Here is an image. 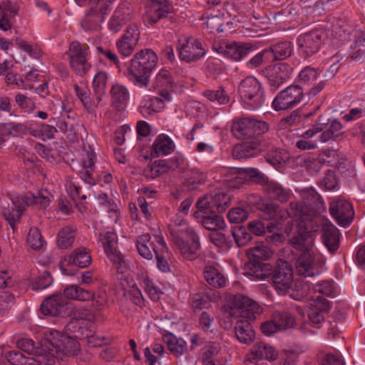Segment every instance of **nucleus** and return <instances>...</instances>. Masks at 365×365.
<instances>
[{
    "instance_id": "f257e3e1",
    "label": "nucleus",
    "mask_w": 365,
    "mask_h": 365,
    "mask_svg": "<svg viewBox=\"0 0 365 365\" xmlns=\"http://www.w3.org/2000/svg\"><path fill=\"white\" fill-rule=\"evenodd\" d=\"M289 242L293 248L302 252L295 263L297 273L305 277L319 274L324 262L314 245L313 234L303 230L297 231Z\"/></svg>"
},
{
    "instance_id": "f03ea898",
    "label": "nucleus",
    "mask_w": 365,
    "mask_h": 365,
    "mask_svg": "<svg viewBox=\"0 0 365 365\" xmlns=\"http://www.w3.org/2000/svg\"><path fill=\"white\" fill-rule=\"evenodd\" d=\"M292 218L298 222V231L316 232L318 228L319 215L325 211L322 197L314 190L307 191L303 204L297 201L289 203Z\"/></svg>"
},
{
    "instance_id": "7ed1b4c3",
    "label": "nucleus",
    "mask_w": 365,
    "mask_h": 365,
    "mask_svg": "<svg viewBox=\"0 0 365 365\" xmlns=\"http://www.w3.org/2000/svg\"><path fill=\"white\" fill-rule=\"evenodd\" d=\"M158 62V55L150 48L137 52L127 68L128 78L135 86L147 87L150 76Z\"/></svg>"
},
{
    "instance_id": "20e7f679",
    "label": "nucleus",
    "mask_w": 365,
    "mask_h": 365,
    "mask_svg": "<svg viewBox=\"0 0 365 365\" xmlns=\"http://www.w3.org/2000/svg\"><path fill=\"white\" fill-rule=\"evenodd\" d=\"M46 351L53 352L55 362L63 356L77 355L80 351V344L73 336L62 334L56 330L48 331L44 339Z\"/></svg>"
},
{
    "instance_id": "39448f33",
    "label": "nucleus",
    "mask_w": 365,
    "mask_h": 365,
    "mask_svg": "<svg viewBox=\"0 0 365 365\" xmlns=\"http://www.w3.org/2000/svg\"><path fill=\"white\" fill-rule=\"evenodd\" d=\"M170 233L173 246L179 251L183 258L193 260L199 256L200 240L192 228L188 227L181 230L172 228Z\"/></svg>"
},
{
    "instance_id": "423d86ee",
    "label": "nucleus",
    "mask_w": 365,
    "mask_h": 365,
    "mask_svg": "<svg viewBox=\"0 0 365 365\" xmlns=\"http://www.w3.org/2000/svg\"><path fill=\"white\" fill-rule=\"evenodd\" d=\"M81 6L89 5L91 8L86 11L81 25L85 31L98 30L105 17L110 11V6L111 1L110 0H76Z\"/></svg>"
},
{
    "instance_id": "0eeeda50",
    "label": "nucleus",
    "mask_w": 365,
    "mask_h": 365,
    "mask_svg": "<svg viewBox=\"0 0 365 365\" xmlns=\"http://www.w3.org/2000/svg\"><path fill=\"white\" fill-rule=\"evenodd\" d=\"M26 199L24 195L7 193L0 196V215L6 220L14 232L23 212L26 208Z\"/></svg>"
},
{
    "instance_id": "6e6552de",
    "label": "nucleus",
    "mask_w": 365,
    "mask_h": 365,
    "mask_svg": "<svg viewBox=\"0 0 365 365\" xmlns=\"http://www.w3.org/2000/svg\"><path fill=\"white\" fill-rule=\"evenodd\" d=\"M239 94L249 109L255 110L265 102V92L261 83L253 76L244 78L238 87Z\"/></svg>"
},
{
    "instance_id": "1a4fd4ad",
    "label": "nucleus",
    "mask_w": 365,
    "mask_h": 365,
    "mask_svg": "<svg viewBox=\"0 0 365 365\" xmlns=\"http://www.w3.org/2000/svg\"><path fill=\"white\" fill-rule=\"evenodd\" d=\"M267 122L251 117H242L233 120L231 130L238 139H250L267 132Z\"/></svg>"
},
{
    "instance_id": "9d476101",
    "label": "nucleus",
    "mask_w": 365,
    "mask_h": 365,
    "mask_svg": "<svg viewBox=\"0 0 365 365\" xmlns=\"http://www.w3.org/2000/svg\"><path fill=\"white\" fill-rule=\"evenodd\" d=\"M44 341L41 347L35 346L34 342L31 339L22 338L16 341L19 349L28 353L30 356H26L25 365H38L39 364H55V357L53 352L46 351Z\"/></svg>"
},
{
    "instance_id": "9b49d317",
    "label": "nucleus",
    "mask_w": 365,
    "mask_h": 365,
    "mask_svg": "<svg viewBox=\"0 0 365 365\" xmlns=\"http://www.w3.org/2000/svg\"><path fill=\"white\" fill-rule=\"evenodd\" d=\"M89 48L87 44L78 41L70 43L68 55L71 68L79 76L86 74L91 68L88 63Z\"/></svg>"
},
{
    "instance_id": "f8f14e48",
    "label": "nucleus",
    "mask_w": 365,
    "mask_h": 365,
    "mask_svg": "<svg viewBox=\"0 0 365 365\" xmlns=\"http://www.w3.org/2000/svg\"><path fill=\"white\" fill-rule=\"evenodd\" d=\"M229 312L233 317L254 321L256 315L261 313L262 309L250 298L242 294H236L232 299Z\"/></svg>"
},
{
    "instance_id": "ddd939ff",
    "label": "nucleus",
    "mask_w": 365,
    "mask_h": 365,
    "mask_svg": "<svg viewBox=\"0 0 365 365\" xmlns=\"http://www.w3.org/2000/svg\"><path fill=\"white\" fill-rule=\"evenodd\" d=\"M206 199H199L196 202L197 211L194 212L195 218L199 220L202 225L209 230H222L225 222L222 217L217 215L213 209L205 207L208 202Z\"/></svg>"
},
{
    "instance_id": "4468645a",
    "label": "nucleus",
    "mask_w": 365,
    "mask_h": 365,
    "mask_svg": "<svg viewBox=\"0 0 365 365\" xmlns=\"http://www.w3.org/2000/svg\"><path fill=\"white\" fill-rule=\"evenodd\" d=\"M270 282L279 295H285L293 287V270L287 263L276 267L270 274Z\"/></svg>"
},
{
    "instance_id": "2eb2a0df",
    "label": "nucleus",
    "mask_w": 365,
    "mask_h": 365,
    "mask_svg": "<svg viewBox=\"0 0 365 365\" xmlns=\"http://www.w3.org/2000/svg\"><path fill=\"white\" fill-rule=\"evenodd\" d=\"M303 96V90L300 86H289L276 96L272 101V107L277 111L294 108L301 102Z\"/></svg>"
},
{
    "instance_id": "dca6fc26",
    "label": "nucleus",
    "mask_w": 365,
    "mask_h": 365,
    "mask_svg": "<svg viewBox=\"0 0 365 365\" xmlns=\"http://www.w3.org/2000/svg\"><path fill=\"white\" fill-rule=\"evenodd\" d=\"M322 34L321 31L314 30L299 36L297 38L299 55L306 59L317 53L322 45Z\"/></svg>"
},
{
    "instance_id": "f3484780",
    "label": "nucleus",
    "mask_w": 365,
    "mask_h": 365,
    "mask_svg": "<svg viewBox=\"0 0 365 365\" xmlns=\"http://www.w3.org/2000/svg\"><path fill=\"white\" fill-rule=\"evenodd\" d=\"M251 175L252 177L258 178V182L264 185V189L270 198L281 202H287L289 200L291 197L290 190L284 188L279 183L269 181L266 175L257 169H252Z\"/></svg>"
},
{
    "instance_id": "a211bd4d",
    "label": "nucleus",
    "mask_w": 365,
    "mask_h": 365,
    "mask_svg": "<svg viewBox=\"0 0 365 365\" xmlns=\"http://www.w3.org/2000/svg\"><path fill=\"white\" fill-rule=\"evenodd\" d=\"M140 38V31L135 24H131L126 28L123 36L116 41L118 53L124 57L130 56Z\"/></svg>"
},
{
    "instance_id": "6ab92c4d",
    "label": "nucleus",
    "mask_w": 365,
    "mask_h": 365,
    "mask_svg": "<svg viewBox=\"0 0 365 365\" xmlns=\"http://www.w3.org/2000/svg\"><path fill=\"white\" fill-rule=\"evenodd\" d=\"M329 212L336 222L342 227L349 225L354 215L352 205L344 199L333 200L329 205Z\"/></svg>"
},
{
    "instance_id": "aec40b11",
    "label": "nucleus",
    "mask_w": 365,
    "mask_h": 365,
    "mask_svg": "<svg viewBox=\"0 0 365 365\" xmlns=\"http://www.w3.org/2000/svg\"><path fill=\"white\" fill-rule=\"evenodd\" d=\"M96 161V155L93 150H84L79 160L81 169L76 173L83 182L90 185H94L97 182L93 175Z\"/></svg>"
},
{
    "instance_id": "412c9836",
    "label": "nucleus",
    "mask_w": 365,
    "mask_h": 365,
    "mask_svg": "<svg viewBox=\"0 0 365 365\" xmlns=\"http://www.w3.org/2000/svg\"><path fill=\"white\" fill-rule=\"evenodd\" d=\"M293 68L287 63H279L266 68L270 89L276 91L291 75Z\"/></svg>"
},
{
    "instance_id": "4be33fe9",
    "label": "nucleus",
    "mask_w": 365,
    "mask_h": 365,
    "mask_svg": "<svg viewBox=\"0 0 365 365\" xmlns=\"http://www.w3.org/2000/svg\"><path fill=\"white\" fill-rule=\"evenodd\" d=\"M255 200V202L259 200L257 207L262 212V217L266 220H273L279 219H287L289 217H292L291 210L281 209L279 205L269 202L261 200L259 196L252 195L251 196Z\"/></svg>"
},
{
    "instance_id": "5701e85b",
    "label": "nucleus",
    "mask_w": 365,
    "mask_h": 365,
    "mask_svg": "<svg viewBox=\"0 0 365 365\" xmlns=\"http://www.w3.org/2000/svg\"><path fill=\"white\" fill-rule=\"evenodd\" d=\"M205 53L202 43L193 37H188L179 48L180 58L187 63L199 60Z\"/></svg>"
},
{
    "instance_id": "b1692460",
    "label": "nucleus",
    "mask_w": 365,
    "mask_h": 365,
    "mask_svg": "<svg viewBox=\"0 0 365 365\" xmlns=\"http://www.w3.org/2000/svg\"><path fill=\"white\" fill-rule=\"evenodd\" d=\"M303 282L304 285L301 292L297 290L296 292H292L290 294V297L295 300H302L306 296H307L310 287H312V289L315 292H319L328 297L335 296V287L330 281H322L317 284H314L309 281H305Z\"/></svg>"
},
{
    "instance_id": "393cba45",
    "label": "nucleus",
    "mask_w": 365,
    "mask_h": 365,
    "mask_svg": "<svg viewBox=\"0 0 365 365\" xmlns=\"http://www.w3.org/2000/svg\"><path fill=\"white\" fill-rule=\"evenodd\" d=\"M330 309L327 299L318 297L312 303L308 312V317L312 325L315 328H320L325 322L326 314Z\"/></svg>"
},
{
    "instance_id": "a878e982",
    "label": "nucleus",
    "mask_w": 365,
    "mask_h": 365,
    "mask_svg": "<svg viewBox=\"0 0 365 365\" xmlns=\"http://www.w3.org/2000/svg\"><path fill=\"white\" fill-rule=\"evenodd\" d=\"M153 88L165 101L172 99L171 92L174 86V80L170 73L165 69H161L156 75L153 81Z\"/></svg>"
},
{
    "instance_id": "bb28decb",
    "label": "nucleus",
    "mask_w": 365,
    "mask_h": 365,
    "mask_svg": "<svg viewBox=\"0 0 365 365\" xmlns=\"http://www.w3.org/2000/svg\"><path fill=\"white\" fill-rule=\"evenodd\" d=\"M214 49L219 53L233 61H240L247 55L251 50L248 43H223L213 46Z\"/></svg>"
},
{
    "instance_id": "cd10ccee",
    "label": "nucleus",
    "mask_w": 365,
    "mask_h": 365,
    "mask_svg": "<svg viewBox=\"0 0 365 365\" xmlns=\"http://www.w3.org/2000/svg\"><path fill=\"white\" fill-rule=\"evenodd\" d=\"M67 302L58 294H53L46 299L41 305V312L44 315L58 317L65 312Z\"/></svg>"
},
{
    "instance_id": "c85d7f7f",
    "label": "nucleus",
    "mask_w": 365,
    "mask_h": 365,
    "mask_svg": "<svg viewBox=\"0 0 365 365\" xmlns=\"http://www.w3.org/2000/svg\"><path fill=\"white\" fill-rule=\"evenodd\" d=\"M339 230L331 223H325L322 229L324 245L331 253H335L339 247Z\"/></svg>"
},
{
    "instance_id": "c756f323",
    "label": "nucleus",
    "mask_w": 365,
    "mask_h": 365,
    "mask_svg": "<svg viewBox=\"0 0 365 365\" xmlns=\"http://www.w3.org/2000/svg\"><path fill=\"white\" fill-rule=\"evenodd\" d=\"M175 148V145L168 135L160 134L153 143L151 155L153 158L168 155L174 151Z\"/></svg>"
},
{
    "instance_id": "7c9ffc66",
    "label": "nucleus",
    "mask_w": 365,
    "mask_h": 365,
    "mask_svg": "<svg viewBox=\"0 0 365 365\" xmlns=\"http://www.w3.org/2000/svg\"><path fill=\"white\" fill-rule=\"evenodd\" d=\"M170 13V6L167 1L162 4H153L147 10L144 16V21L153 26L159 20L165 18Z\"/></svg>"
},
{
    "instance_id": "2f4dec72",
    "label": "nucleus",
    "mask_w": 365,
    "mask_h": 365,
    "mask_svg": "<svg viewBox=\"0 0 365 365\" xmlns=\"http://www.w3.org/2000/svg\"><path fill=\"white\" fill-rule=\"evenodd\" d=\"M269 61H282L291 56L293 45L290 41H282L266 48Z\"/></svg>"
},
{
    "instance_id": "473e14b6",
    "label": "nucleus",
    "mask_w": 365,
    "mask_h": 365,
    "mask_svg": "<svg viewBox=\"0 0 365 365\" xmlns=\"http://www.w3.org/2000/svg\"><path fill=\"white\" fill-rule=\"evenodd\" d=\"M250 355L255 360L274 361L277 359L278 353L273 346L263 341L257 342L252 346Z\"/></svg>"
},
{
    "instance_id": "72a5a7b5",
    "label": "nucleus",
    "mask_w": 365,
    "mask_h": 365,
    "mask_svg": "<svg viewBox=\"0 0 365 365\" xmlns=\"http://www.w3.org/2000/svg\"><path fill=\"white\" fill-rule=\"evenodd\" d=\"M250 320L240 319L235 326L237 339L242 344H250L254 341L255 333Z\"/></svg>"
},
{
    "instance_id": "f704fd0d",
    "label": "nucleus",
    "mask_w": 365,
    "mask_h": 365,
    "mask_svg": "<svg viewBox=\"0 0 365 365\" xmlns=\"http://www.w3.org/2000/svg\"><path fill=\"white\" fill-rule=\"evenodd\" d=\"M206 180V175L195 168H190L185 171L184 174V181L182 186L189 191L196 190L200 185L203 184Z\"/></svg>"
},
{
    "instance_id": "c9c22d12",
    "label": "nucleus",
    "mask_w": 365,
    "mask_h": 365,
    "mask_svg": "<svg viewBox=\"0 0 365 365\" xmlns=\"http://www.w3.org/2000/svg\"><path fill=\"white\" fill-rule=\"evenodd\" d=\"M17 11L16 6L10 2L0 4V29L1 30L8 31L11 28Z\"/></svg>"
},
{
    "instance_id": "e433bc0d",
    "label": "nucleus",
    "mask_w": 365,
    "mask_h": 365,
    "mask_svg": "<svg viewBox=\"0 0 365 365\" xmlns=\"http://www.w3.org/2000/svg\"><path fill=\"white\" fill-rule=\"evenodd\" d=\"M200 199H206L208 202L205 207L216 209L217 212H224L231 203L230 196L225 192H217L215 195H207Z\"/></svg>"
},
{
    "instance_id": "4c0bfd02",
    "label": "nucleus",
    "mask_w": 365,
    "mask_h": 365,
    "mask_svg": "<svg viewBox=\"0 0 365 365\" xmlns=\"http://www.w3.org/2000/svg\"><path fill=\"white\" fill-rule=\"evenodd\" d=\"M110 94L112 104L118 109L124 108L130 98V93L128 88L118 83L112 86Z\"/></svg>"
},
{
    "instance_id": "58836bf2",
    "label": "nucleus",
    "mask_w": 365,
    "mask_h": 365,
    "mask_svg": "<svg viewBox=\"0 0 365 365\" xmlns=\"http://www.w3.org/2000/svg\"><path fill=\"white\" fill-rule=\"evenodd\" d=\"M155 240L159 247L155 246L152 249L156 257L158 268L163 272H168L170 271V264L164 255L168 254V248L163 237L155 236Z\"/></svg>"
},
{
    "instance_id": "ea45409f",
    "label": "nucleus",
    "mask_w": 365,
    "mask_h": 365,
    "mask_svg": "<svg viewBox=\"0 0 365 365\" xmlns=\"http://www.w3.org/2000/svg\"><path fill=\"white\" fill-rule=\"evenodd\" d=\"M163 340L167 344L169 351L177 357L183 355L187 351V342L172 333L165 334L163 336Z\"/></svg>"
},
{
    "instance_id": "a19ab883",
    "label": "nucleus",
    "mask_w": 365,
    "mask_h": 365,
    "mask_svg": "<svg viewBox=\"0 0 365 365\" xmlns=\"http://www.w3.org/2000/svg\"><path fill=\"white\" fill-rule=\"evenodd\" d=\"M164 99L160 97H146L142 100L139 111L145 118L161 110L164 107Z\"/></svg>"
},
{
    "instance_id": "79ce46f5",
    "label": "nucleus",
    "mask_w": 365,
    "mask_h": 365,
    "mask_svg": "<svg viewBox=\"0 0 365 365\" xmlns=\"http://www.w3.org/2000/svg\"><path fill=\"white\" fill-rule=\"evenodd\" d=\"M68 261L71 264L84 268L91 264L92 258L88 249L78 247L69 255Z\"/></svg>"
},
{
    "instance_id": "37998d69",
    "label": "nucleus",
    "mask_w": 365,
    "mask_h": 365,
    "mask_svg": "<svg viewBox=\"0 0 365 365\" xmlns=\"http://www.w3.org/2000/svg\"><path fill=\"white\" fill-rule=\"evenodd\" d=\"M73 88L85 109L89 113H94L100 102L96 101V97L95 99L91 98V92L87 88H82L78 85H74Z\"/></svg>"
},
{
    "instance_id": "c03bdc74",
    "label": "nucleus",
    "mask_w": 365,
    "mask_h": 365,
    "mask_svg": "<svg viewBox=\"0 0 365 365\" xmlns=\"http://www.w3.org/2000/svg\"><path fill=\"white\" fill-rule=\"evenodd\" d=\"M63 295L69 299L78 301H89L94 298L93 292L84 289L78 285H70L63 290Z\"/></svg>"
},
{
    "instance_id": "a18cd8bd",
    "label": "nucleus",
    "mask_w": 365,
    "mask_h": 365,
    "mask_svg": "<svg viewBox=\"0 0 365 365\" xmlns=\"http://www.w3.org/2000/svg\"><path fill=\"white\" fill-rule=\"evenodd\" d=\"M129 20V10H122L120 8H118L108 21V29L112 33H117L122 29Z\"/></svg>"
},
{
    "instance_id": "49530a36",
    "label": "nucleus",
    "mask_w": 365,
    "mask_h": 365,
    "mask_svg": "<svg viewBox=\"0 0 365 365\" xmlns=\"http://www.w3.org/2000/svg\"><path fill=\"white\" fill-rule=\"evenodd\" d=\"M52 196L46 191L38 192L36 195H24L26 207L33 206L38 210H46L50 205Z\"/></svg>"
},
{
    "instance_id": "de8ad7c7",
    "label": "nucleus",
    "mask_w": 365,
    "mask_h": 365,
    "mask_svg": "<svg viewBox=\"0 0 365 365\" xmlns=\"http://www.w3.org/2000/svg\"><path fill=\"white\" fill-rule=\"evenodd\" d=\"M203 274L207 283L215 288H222L226 284L225 277L214 267L207 266Z\"/></svg>"
},
{
    "instance_id": "09e8293b",
    "label": "nucleus",
    "mask_w": 365,
    "mask_h": 365,
    "mask_svg": "<svg viewBox=\"0 0 365 365\" xmlns=\"http://www.w3.org/2000/svg\"><path fill=\"white\" fill-rule=\"evenodd\" d=\"M264 158L269 164L277 170L289 159V154L284 150L272 147L266 153Z\"/></svg>"
},
{
    "instance_id": "8fccbe9b",
    "label": "nucleus",
    "mask_w": 365,
    "mask_h": 365,
    "mask_svg": "<svg viewBox=\"0 0 365 365\" xmlns=\"http://www.w3.org/2000/svg\"><path fill=\"white\" fill-rule=\"evenodd\" d=\"M171 166L168 164V160H158L144 170V175L147 178L155 179L161 175L167 173Z\"/></svg>"
},
{
    "instance_id": "3c124183",
    "label": "nucleus",
    "mask_w": 365,
    "mask_h": 365,
    "mask_svg": "<svg viewBox=\"0 0 365 365\" xmlns=\"http://www.w3.org/2000/svg\"><path fill=\"white\" fill-rule=\"evenodd\" d=\"M108 81V75L103 71L98 72L93 80V89L98 102L102 101L106 93V88Z\"/></svg>"
},
{
    "instance_id": "603ef678",
    "label": "nucleus",
    "mask_w": 365,
    "mask_h": 365,
    "mask_svg": "<svg viewBox=\"0 0 365 365\" xmlns=\"http://www.w3.org/2000/svg\"><path fill=\"white\" fill-rule=\"evenodd\" d=\"M250 258L255 262H260L268 259L272 255V250L262 242H257L254 247L247 251Z\"/></svg>"
},
{
    "instance_id": "864d4df0",
    "label": "nucleus",
    "mask_w": 365,
    "mask_h": 365,
    "mask_svg": "<svg viewBox=\"0 0 365 365\" xmlns=\"http://www.w3.org/2000/svg\"><path fill=\"white\" fill-rule=\"evenodd\" d=\"M140 286L144 289L151 300L157 302L160 299L162 291L157 287L152 279L148 275H142L140 277Z\"/></svg>"
},
{
    "instance_id": "5fc2aeb1",
    "label": "nucleus",
    "mask_w": 365,
    "mask_h": 365,
    "mask_svg": "<svg viewBox=\"0 0 365 365\" xmlns=\"http://www.w3.org/2000/svg\"><path fill=\"white\" fill-rule=\"evenodd\" d=\"M342 124L336 119L331 121L330 125L327 130L322 132L320 135V140L322 143H326L329 140H335L337 138L342 135Z\"/></svg>"
},
{
    "instance_id": "6e6d98bb",
    "label": "nucleus",
    "mask_w": 365,
    "mask_h": 365,
    "mask_svg": "<svg viewBox=\"0 0 365 365\" xmlns=\"http://www.w3.org/2000/svg\"><path fill=\"white\" fill-rule=\"evenodd\" d=\"M109 260L113 264V269L118 273H124L128 270V265L124 256L116 249L106 253Z\"/></svg>"
},
{
    "instance_id": "4d7b16f0",
    "label": "nucleus",
    "mask_w": 365,
    "mask_h": 365,
    "mask_svg": "<svg viewBox=\"0 0 365 365\" xmlns=\"http://www.w3.org/2000/svg\"><path fill=\"white\" fill-rule=\"evenodd\" d=\"M75 240V230L70 227H63L58 233L57 243L58 247L66 249L70 247Z\"/></svg>"
},
{
    "instance_id": "13d9d810",
    "label": "nucleus",
    "mask_w": 365,
    "mask_h": 365,
    "mask_svg": "<svg viewBox=\"0 0 365 365\" xmlns=\"http://www.w3.org/2000/svg\"><path fill=\"white\" fill-rule=\"evenodd\" d=\"M26 243L34 250H41L46 245L40 230L36 227L30 228L26 237Z\"/></svg>"
},
{
    "instance_id": "bf43d9fd",
    "label": "nucleus",
    "mask_w": 365,
    "mask_h": 365,
    "mask_svg": "<svg viewBox=\"0 0 365 365\" xmlns=\"http://www.w3.org/2000/svg\"><path fill=\"white\" fill-rule=\"evenodd\" d=\"M150 241V236L149 234H144L138 237L136 240V247L139 255L147 259L153 258V252L150 250L149 245Z\"/></svg>"
},
{
    "instance_id": "052dcab7",
    "label": "nucleus",
    "mask_w": 365,
    "mask_h": 365,
    "mask_svg": "<svg viewBox=\"0 0 365 365\" xmlns=\"http://www.w3.org/2000/svg\"><path fill=\"white\" fill-rule=\"evenodd\" d=\"M232 235L239 247L246 246L252 238L250 232L244 226L235 227L232 232Z\"/></svg>"
},
{
    "instance_id": "680f3d73",
    "label": "nucleus",
    "mask_w": 365,
    "mask_h": 365,
    "mask_svg": "<svg viewBox=\"0 0 365 365\" xmlns=\"http://www.w3.org/2000/svg\"><path fill=\"white\" fill-rule=\"evenodd\" d=\"M14 101L19 108L28 113H32L36 108V103L32 98L21 93L15 95Z\"/></svg>"
},
{
    "instance_id": "e2e57ef3",
    "label": "nucleus",
    "mask_w": 365,
    "mask_h": 365,
    "mask_svg": "<svg viewBox=\"0 0 365 365\" xmlns=\"http://www.w3.org/2000/svg\"><path fill=\"white\" fill-rule=\"evenodd\" d=\"M279 329H288L294 327L295 324V319L294 317L286 312H276L273 314Z\"/></svg>"
},
{
    "instance_id": "0e129e2a",
    "label": "nucleus",
    "mask_w": 365,
    "mask_h": 365,
    "mask_svg": "<svg viewBox=\"0 0 365 365\" xmlns=\"http://www.w3.org/2000/svg\"><path fill=\"white\" fill-rule=\"evenodd\" d=\"M203 96L212 102H217L219 105L227 104L230 97L223 88L217 91L207 90L203 93Z\"/></svg>"
},
{
    "instance_id": "69168bd1",
    "label": "nucleus",
    "mask_w": 365,
    "mask_h": 365,
    "mask_svg": "<svg viewBox=\"0 0 365 365\" xmlns=\"http://www.w3.org/2000/svg\"><path fill=\"white\" fill-rule=\"evenodd\" d=\"M98 239L103 246L106 253L115 250L118 237L114 232L108 231L105 233H101L99 234Z\"/></svg>"
},
{
    "instance_id": "338daca9",
    "label": "nucleus",
    "mask_w": 365,
    "mask_h": 365,
    "mask_svg": "<svg viewBox=\"0 0 365 365\" xmlns=\"http://www.w3.org/2000/svg\"><path fill=\"white\" fill-rule=\"evenodd\" d=\"M324 156H328L327 153H324L323 155L317 159H304V166L307 170L311 173V175H314L318 172H319L325 162L330 163L328 160H326Z\"/></svg>"
},
{
    "instance_id": "774afa93",
    "label": "nucleus",
    "mask_w": 365,
    "mask_h": 365,
    "mask_svg": "<svg viewBox=\"0 0 365 365\" xmlns=\"http://www.w3.org/2000/svg\"><path fill=\"white\" fill-rule=\"evenodd\" d=\"M319 73V70L307 66L299 72L298 75L299 81L304 84H309L317 79Z\"/></svg>"
}]
</instances>
